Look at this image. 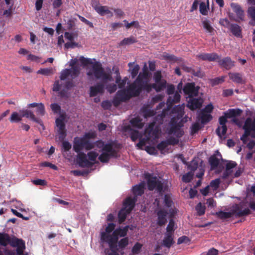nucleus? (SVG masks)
Wrapping results in <instances>:
<instances>
[{
    "label": "nucleus",
    "mask_w": 255,
    "mask_h": 255,
    "mask_svg": "<svg viewBox=\"0 0 255 255\" xmlns=\"http://www.w3.org/2000/svg\"><path fill=\"white\" fill-rule=\"evenodd\" d=\"M79 60L84 66L88 64H92L91 69L87 72V75L89 78L94 76L96 79H102L104 82H106L107 81H113L111 74L105 71L102 64L100 62L96 61L93 63L91 59L86 58L83 56H81Z\"/></svg>",
    "instance_id": "nucleus-1"
},
{
    "label": "nucleus",
    "mask_w": 255,
    "mask_h": 255,
    "mask_svg": "<svg viewBox=\"0 0 255 255\" xmlns=\"http://www.w3.org/2000/svg\"><path fill=\"white\" fill-rule=\"evenodd\" d=\"M148 72L144 71L140 72L137 78L132 82L135 92H136L137 97L139 96L142 91H145L149 93L152 89H154L156 92H160L159 86L157 87V84H148Z\"/></svg>",
    "instance_id": "nucleus-2"
},
{
    "label": "nucleus",
    "mask_w": 255,
    "mask_h": 255,
    "mask_svg": "<svg viewBox=\"0 0 255 255\" xmlns=\"http://www.w3.org/2000/svg\"><path fill=\"white\" fill-rule=\"evenodd\" d=\"M97 136L95 132H88L85 134L83 137H76L73 144V150L75 152L82 151L83 149L90 150L95 147L94 143L90 141V139H94Z\"/></svg>",
    "instance_id": "nucleus-3"
},
{
    "label": "nucleus",
    "mask_w": 255,
    "mask_h": 255,
    "mask_svg": "<svg viewBox=\"0 0 255 255\" xmlns=\"http://www.w3.org/2000/svg\"><path fill=\"white\" fill-rule=\"evenodd\" d=\"M137 94L132 83L129 84L126 89L119 90L113 100L114 106H119L122 102H125L132 97H136Z\"/></svg>",
    "instance_id": "nucleus-4"
},
{
    "label": "nucleus",
    "mask_w": 255,
    "mask_h": 255,
    "mask_svg": "<svg viewBox=\"0 0 255 255\" xmlns=\"http://www.w3.org/2000/svg\"><path fill=\"white\" fill-rule=\"evenodd\" d=\"M251 214V211L249 208L241 210V207L236 205L235 209L232 212H224L220 211L215 213L216 216L221 220H225L232 217L234 215L236 217L240 218L247 216Z\"/></svg>",
    "instance_id": "nucleus-5"
},
{
    "label": "nucleus",
    "mask_w": 255,
    "mask_h": 255,
    "mask_svg": "<svg viewBox=\"0 0 255 255\" xmlns=\"http://www.w3.org/2000/svg\"><path fill=\"white\" fill-rule=\"evenodd\" d=\"M183 126L182 120H177L176 117H173L169 123V128L167 129L169 134H174L177 138L181 137L184 134L181 128Z\"/></svg>",
    "instance_id": "nucleus-6"
},
{
    "label": "nucleus",
    "mask_w": 255,
    "mask_h": 255,
    "mask_svg": "<svg viewBox=\"0 0 255 255\" xmlns=\"http://www.w3.org/2000/svg\"><path fill=\"white\" fill-rule=\"evenodd\" d=\"M129 240L128 237L124 238L121 239L120 241H118V244H117V248L113 249H111V248L109 247V248H106L104 250L105 255H120L119 253L122 255L124 254V250L126 247L128 245Z\"/></svg>",
    "instance_id": "nucleus-7"
},
{
    "label": "nucleus",
    "mask_w": 255,
    "mask_h": 255,
    "mask_svg": "<svg viewBox=\"0 0 255 255\" xmlns=\"http://www.w3.org/2000/svg\"><path fill=\"white\" fill-rule=\"evenodd\" d=\"M128 228V226H126L123 229L120 228H117L112 233V236H109V237L111 238L110 247L111 250H113L117 248V244H118L119 236L125 237L127 236Z\"/></svg>",
    "instance_id": "nucleus-8"
},
{
    "label": "nucleus",
    "mask_w": 255,
    "mask_h": 255,
    "mask_svg": "<svg viewBox=\"0 0 255 255\" xmlns=\"http://www.w3.org/2000/svg\"><path fill=\"white\" fill-rule=\"evenodd\" d=\"M145 179L147 180L149 190L152 191L156 189L159 193L163 191V183L156 176L148 174L145 175Z\"/></svg>",
    "instance_id": "nucleus-9"
},
{
    "label": "nucleus",
    "mask_w": 255,
    "mask_h": 255,
    "mask_svg": "<svg viewBox=\"0 0 255 255\" xmlns=\"http://www.w3.org/2000/svg\"><path fill=\"white\" fill-rule=\"evenodd\" d=\"M22 239H18L15 236L10 237L6 233H0V245L3 246H6L9 244L12 247L15 248L18 245V243Z\"/></svg>",
    "instance_id": "nucleus-10"
},
{
    "label": "nucleus",
    "mask_w": 255,
    "mask_h": 255,
    "mask_svg": "<svg viewBox=\"0 0 255 255\" xmlns=\"http://www.w3.org/2000/svg\"><path fill=\"white\" fill-rule=\"evenodd\" d=\"M160 130L158 126H155V123L153 122L150 123L144 131V134L147 139H155L158 138Z\"/></svg>",
    "instance_id": "nucleus-11"
},
{
    "label": "nucleus",
    "mask_w": 255,
    "mask_h": 255,
    "mask_svg": "<svg viewBox=\"0 0 255 255\" xmlns=\"http://www.w3.org/2000/svg\"><path fill=\"white\" fill-rule=\"evenodd\" d=\"M65 118V116L62 115L55 120L56 126L57 127V131L59 134V139L61 141H63L67 135L65 124L64 123Z\"/></svg>",
    "instance_id": "nucleus-12"
},
{
    "label": "nucleus",
    "mask_w": 255,
    "mask_h": 255,
    "mask_svg": "<svg viewBox=\"0 0 255 255\" xmlns=\"http://www.w3.org/2000/svg\"><path fill=\"white\" fill-rule=\"evenodd\" d=\"M199 89L200 87L196 86L195 83H187L184 85L183 91L184 94L190 98L197 96Z\"/></svg>",
    "instance_id": "nucleus-13"
},
{
    "label": "nucleus",
    "mask_w": 255,
    "mask_h": 255,
    "mask_svg": "<svg viewBox=\"0 0 255 255\" xmlns=\"http://www.w3.org/2000/svg\"><path fill=\"white\" fill-rule=\"evenodd\" d=\"M76 152L77 153L76 162L80 167H90L93 165V163L87 159V156L85 153L81 151Z\"/></svg>",
    "instance_id": "nucleus-14"
},
{
    "label": "nucleus",
    "mask_w": 255,
    "mask_h": 255,
    "mask_svg": "<svg viewBox=\"0 0 255 255\" xmlns=\"http://www.w3.org/2000/svg\"><path fill=\"white\" fill-rule=\"evenodd\" d=\"M116 224L113 223H109L105 229V232H103L101 233V240L102 242H105L108 244L110 247V240L111 238L109 236H112L111 233L115 231Z\"/></svg>",
    "instance_id": "nucleus-15"
},
{
    "label": "nucleus",
    "mask_w": 255,
    "mask_h": 255,
    "mask_svg": "<svg viewBox=\"0 0 255 255\" xmlns=\"http://www.w3.org/2000/svg\"><path fill=\"white\" fill-rule=\"evenodd\" d=\"M227 118H228L227 115L224 114V116L220 117L219 119V122L221 125V127H218L216 132L217 134L221 138L226 134L227 131V127L226 125L227 122Z\"/></svg>",
    "instance_id": "nucleus-16"
},
{
    "label": "nucleus",
    "mask_w": 255,
    "mask_h": 255,
    "mask_svg": "<svg viewBox=\"0 0 255 255\" xmlns=\"http://www.w3.org/2000/svg\"><path fill=\"white\" fill-rule=\"evenodd\" d=\"M203 102L204 100L202 98H194V97H193L189 98L187 106L189 109L193 111L200 109L202 106Z\"/></svg>",
    "instance_id": "nucleus-17"
},
{
    "label": "nucleus",
    "mask_w": 255,
    "mask_h": 255,
    "mask_svg": "<svg viewBox=\"0 0 255 255\" xmlns=\"http://www.w3.org/2000/svg\"><path fill=\"white\" fill-rule=\"evenodd\" d=\"M217 61L218 65L221 68H225L227 70L231 69L235 66V61L232 60L230 57H226L222 59H221V57H220V59L217 60Z\"/></svg>",
    "instance_id": "nucleus-18"
},
{
    "label": "nucleus",
    "mask_w": 255,
    "mask_h": 255,
    "mask_svg": "<svg viewBox=\"0 0 255 255\" xmlns=\"http://www.w3.org/2000/svg\"><path fill=\"white\" fill-rule=\"evenodd\" d=\"M19 113L21 114V118L22 117H26L27 118H30L33 121L38 123L41 127V128L44 129V126L41 120L35 117L33 113L28 110H20Z\"/></svg>",
    "instance_id": "nucleus-19"
},
{
    "label": "nucleus",
    "mask_w": 255,
    "mask_h": 255,
    "mask_svg": "<svg viewBox=\"0 0 255 255\" xmlns=\"http://www.w3.org/2000/svg\"><path fill=\"white\" fill-rule=\"evenodd\" d=\"M137 200L136 196L127 197L123 201L122 208L127 210L128 213H130L134 208Z\"/></svg>",
    "instance_id": "nucleus-20"
},
{
    "label": "nucleus",
    "mask_w": 255,
    "mask_h": 255,
    "mask_svg": "<svg viewBox=\"0 0 255 255\" xmlns=\"http://www.w3.org/2000/svg\"><path fill=\"white\" fill-rule=\"evenodd\" d=\"M196 58L203 61L209 62L217 61L220 59V56L216 53H202L196 55Z\"/></svg>",
    "instance_id": "nucleus-21"
},
{
    "label": "nucleus",
    "mask_w": 255,
    "mask_h": 255,
    "mask_svg": "<svg viewBox=\"0 0 255 255\" xmlns=\"http://www.w3.org/2000/svg\"><path fill=\"white\" fill-rule=\"evenodd\" d=\"M103 83H99L94 86H91L90 88V96L93 97L97 96L98 94H103L104 92V83H106L103 81ZM109 81H107L108 82Z\"/></svg>",
    "instance_id": "nucleus-22"
},
{
    "label": "nucleus",
    "mask_w": 255,
    "mask_h": 255,
    "mask_svg": "<svg viewBox=\"0 0 255 255\" xmlns=\"http://www.w3.org/2000/svg\"><path fill=\"white\" fill-rule=\"evenodd\" d=\"M153 80L155 82L154 84H157V87L159 86L161 91L165 88L166 81L165 80L162 79L160 71H157L154 73Z\"/></svg>",
    "instance_id": "nucleus-23"
},
{
    "label": "nucleus",
    "mask_w": 255,
    "mask_h": 255,
    "mask_svg": "<svg viewBox=\"0 0 255 255\" xmlns=\"http://www.w3.org/2000/svg\"><path fill=\"white\" fill-rule=\"evenodd\" d=\"M168 214L167 211L164 209H160L156 212L157 216V224L159 226L162 227L167 223L166 217Z\"/></svg>",
    "instance_id": "nucleus-24"
},
{
    "label": "nucleus",
    "mask_w": 255,
    "mask_h": 255,
    "mask_svg": "<svg viewBox=\"0 0 255 255\" xmlns=\"http://www.w3.org/2000/svg\"><path fill=\"white\" fill-rule=\"evenodd\" d=\"M243 128L250 133H255V118L254 119L250 117L247 118Z\"/></svg>",
    "instance_id": "nucleus-25"
},
{
    "label": "nucleus",
    "mask_w": 255,
    "mask_h": 255,
    "mask_svg": "<svg viewBox=\"0 0 255 255\" xmlns=\"http://www.w3.org/2000/svg\"><path fill=\"white\" fill-rule=\"evenodd\" d=\"M92 6L94 9L101 15H104L106 14L111 13V11L108 9L107 6L100 5L99 3L95 1L92 3Z\"/></svg>",
    "instance_id": "nucleus-26"
},
{
    "label": "nucleus",
    "mask_w": 255,
    "mask_h": 255,
    "mask_svg": "<svg viewBox=\"0 0 255 255\" xmlns=\"http://www.w3.org/2000/svg\"><path fill=\"white\" fill-rule=\"evenodd\" d=\"M61 87V84L59 83V81L58 80L56 81L53 87V91L54 92H59L58 96L61 98H68L67 91L65 89H63L60 91V89Z\"/></svg>",
    "instance_id": "nucleus-27"
},
{
    "label": "nucleus",
    "mask_w": 255,
    "mask_h": 255,
    "mask_svg": "<svg viewBox=\"0 0 255 255\" xmlns=\"http://www.w3.org/2000/svg\"><path fill=\"white\" fill-rule=\"evenodd\" d=\"M145 184L141 183L138 185H136L132 187V192L133 194V197L136 196L137 199L138 196H141L144 192Z\"/></svg>",
    "instance_id": "nucleus-28"
},
{
    "label": "nucleus",
    "mask_w": 255,
    "mask_h": 255,
    "mask_svg": "<svg viewBox=\"0 0 255 255\" xmlns=\"http://www.w3.org/2000/svg\"><path fill=\"white\" fill-rule=\"evenodd\" d=\"M231 6L234 12L236 13L238 18L240 20H243L244 17V13L241 6L236 3H232L231 4Z\"/></svg>",
    "instance_id": "nucleus-29"
},
{
    "label": "nucleus",
    "mask_w": 255,
    "mask_h": 255,
    "mask_svg": "<svg viewBox=\"0 0 255 255\" xmlns=\"http://www.w3.org/2000/svg\"><path fill=\"white\" fill-rule=\"evenodd\" d=\"M184 105H179L173 108L172 112L174 114H176L177 120H182V118L184 115Z\"/></svg>",
    "instance_id": "nucleus-30"
},
{
    "label": "nucleus",
    "mask_w": 255,
    "mask_h": 255,
    "mask_svg": "<svg viewBox=\"0 0 255 255\" xmlns=\"http://www.w3.org/2000/svg\"><path fill=\"white\" fill-rule=\"evenodd\" d=\"M229 76L230 79L236 83L242 84L245 83L241 73L230 72L229 73Z\"/></svg>",
    "instance_id": "nucleus-31"
},
{
    "label": "nucleus",
    "mask_w": 255,
    "mask_h": 255,
    "mask_svg": "<svg viewBox=\"0 0 255 255\" xmlns=\"http://www.w3.org/2000/svg\"><path fill=\"white\" fill-rule=\"evenodd\" d=\"M181 96L178 92H176L174 95L170 96L167 101V105L168 107H171L173 104L179 102Z\"/></svg>",
    "instance_id": "nucleus-32"
},
{
    "label": "nucleus",
    "mask_w": 255,
    "mask_h": 255,
    "mask_svg": "<svg viewBox=\"0 0 255 255\" xmlns=\"http://www.w3.org/2000/svg\"><path fill=\"white\" fill-rule=\"evenodd\" d=\"M78 62V59L75 58L72 59L70 62V66L71 67L70 69L72 71V76L73 77H77L80 74V68L76 65Z\"/></svg>",
    "instance_id": "nucleus-33"
},
{
    "label": "nucleus",
    "mask_w": 255,
    "mask_h": 255,
    "mask_svg": "<svg viewBox=\"0 0 255 255\" xmlns=\"http://www.w3.org/2000/svg\"><path fill=\"white\" fill-rule=\"evenodd\" d=\"M243 111L240 109H229L227 112H225L224 114L227 115L229 119L236 118L237 117L241 116Z\"/></svg>",
    "instance_id": "nucleus-34"
},
{
    "label": "nucleus",
    "mask_w": 255,
    "mask_h": 255,
    "mask_svg": "<svg viewBox=\"0 0 255 255\" xmlns=\"http://www.w3.org/2000/svg\"><path fill=\"white\" fill-rule=\"evenodd\" d=\"M114 144L113 142L106 143L103 147L102 151L110 154L113 157H116L117 154V151L113 148Z\"/></svg>",
    "instance_id": "nucleus-35"
},
{
    "label": "nucleus",
    "mask_w": 255,
    "mask_h": 255,
    "mask_svg": "<svg viewBox=\"0 0 255 255\" xmlns=\"http://www.w3.org/2000/svg\"><path fill=\"white\" fill-rule=\"evenodd\" d=\"M174 243L173 238V233H166L165 237L163 240V245L168 248H170L172 245Z\"/></svg>",
    "instance_id": "nucleus-36"
},
{
    "label": "nucleus",
    "mask_w": 255,
    "mask_h": 255,
    "mask_svg": "<svg viewBox=\"0 0 255 255\" xmlns=\"http://www.w3.org/2000/svg\"><path fill=\"white\" fill-rule=\"evenodd\" d=\"M199 117L202 124H206L209 123L213 118L211 114L202 112H200Z\"/></svg>",
    "instance_id": "nucleus-37"
},
{
    "label": "nucleus",
    "mask_w": 255,
    "mask_h": 255,
    "mask_svg": "<svg viewBox=\"0 0 255 255\" xmlns=\"http://www.w3.org/2000/svg\"><path fill=\"white\" fill-rule=\"evenodd\" d=\"M128 211L123 208L119 211L118 215V222L119 224L123 223L126 219L128 215L130 213H128Z\"/></svg>",
    "instance_id": "nucleus-38"
},
{
    "label": "nucleus",
    "mask_w": 255,
    "mask_h": 255,
    "mask_svg": "<svg viewBox=\"0 0 255 255\" xmlns=\"http://www.w3.org/2000/svg\"><path fill=\"white\" fill-rule=\"evenodd\" d=\"M209 163L211 166V169H215L218 167L220 163V159L214 154L210 157Z\"/></svg>",
    "instance_id": "nucleus-39"
},
{
    "label": "nucleus",
    "mask_w": 255,
    "mask_h": 255,
    "mask_svg": "<svg viewBox=\"0 0 255 255\" xmlns=\"http://www.w3.org/2000/svg\"><path fill=\"white\" fill-rule=\"evenodd\" d=\"M230 30L235 36L240 37L242 36L241 27L237 24H232L230 27Z\"/></svg>",
    "instance_id": "nucleus-40"
},
{
    "label": "nucleus",
    "mask_w": 255,
    "mask_h": 255,
    "mask_svg": "<svg viewBox=\"0 0 255 255\" xmlns=\"http://www.w3.org/2000/svg\"><path fill=\"white\" fill-rule=\"evenodd\" d=\"M70 76L72 79H75L76 77H73L72 76V71L70 69H65L63 70L60 75V79L61 80H65L68 76Z\"/></svg>",
    "instance_id": "nucleus-41"
},
{
    "label": "nucleus",
    "mask_w": 255,
    "mask_h": 255,
    "mask_svg": "<svg viewBox=\"0 0 255 255\" xmlns=\"http://www.w3.org/2000/svg\"><path fill=\"white\" fill-rule=\"evenodd\" d=\"M131 125L138 128H142L144 126V124L142 122V120L138 117L132 119L130 121Z\"/></svg>",
    "instance_id": "nucleus-42"
},
{
    "label": "nucleus",
    "mask_w": 255,
    "mask_h": 255,
    "mask_svg": "<svg viewBox=\"0 0 255 255\" xmlns=\"http://www.w3.org/2000/svg\"><path fill=\"white\" fill-rule=\"evenodd\" d=\"M15 248H16V252L17 255H27V254H23L25 249V243L23 240L18 243V245Z\"/></svg>",
    "instance_id": "nucleus-43"
},
{
    "label": "nucleus",
    "mask_w": 255,
    "mask_h": 255,
    "mask_svg": "<svg viewBox=\"0 0 255 255\" xmlns=\"http://www.w3.org/2000/svg\"><path fill=\"white\" fill-rule=\"evenodd\" d=\"M136 42L137 40L136 38L134 36H131L129 37L125 38L124 39H123L119 43V45L123 46L126 45H129L134 43Z\"/></svg>",
    "instance_id": "nucleus-44"
},
{
    "label": "nucleus",
    "mask_w": 255,
    "mask_h": 255,
    "mask_svg": "<svg viewBox=\"0 0 255 255\" xmlns=\"http://www.w3.org/2000/svg\"><path fill=\"white\" fill-rule=\"evenodd\" d=\"M115 73L117 74L116 77V84H118L119 88L122 89L124 88L126 84V83L121 79V77L120 76V74L119 70H117Z\"/></svg>",
    "instance_id": "nucleus-45"
},
{
    "label": "nucleus",
    "mask_w": 255,
    "mask_h": 255,
    "mask_svg": "<svg viewBox=\"0 0 255 255\" xmlns=\"http://www.w3.org/2000/svg\"><path fill=\"white\" fill-rule=\"evenodd\" d=\"M111 157H114L110 154L103 152L99 156V160L103 163L108 162Z\"/></svg>",
    "instance_id": "nucleus-46"
},
{
    "label": "nucleus",
    "mask_w": 255,
    "mask_h": 255,
    "mask_svg": "<svg viewBox=\"0 0 255 255\" xmlns=\"http://www.w3.org/2000/svg\"><path fill=\"white\" fill-rule=\"evenodd\" d=\"M195 210L197 211V215L200 216L204 215L205 213L206 207L201 202H199L195 207Z\"/></svg>",
    "instance_id": "nucleus-47"
},
{
    "label": "nucleus",
    "mask_w": 255,
    "mask_h": 255,
    "mask_svg": "<svg viewBox=\"0 0 255 255\" xmlns=\"http://www.w3.org/2000/svg\"><path fill=\"white\" fill-rule=\"evenodd\" d=\"M22 120L21 115L16 112H13L9 118L11 123H18Z\"/></svg>",
    "instance_id": "nucleus-48"
},
{
    "label": "nucleus",
    "mask_w": 255,
    "mask_h": 255,
    "mask_svg": "<svg viewBox=\"0 0 255 255\" xmlns=\"http://www.w3.org/2000/svg\"><path fill=\"white\" fill-rule=\"evenodd\" d=\"M130 137L132 141H135L138 138L141 137V135L137 130H134L130 128Z\"/></svg>",
    "instance_id": "nucleus-49"
},
{
    "label": "nucleus",
    "mask_w": 255,
    "mask_h": 255,
    "mask_svg": "<svg viewBox=\"0 0 255 255\" xmlns=\"http://www.w3.org/2000/svg\"><path fill=\"white\" fill-rule=\"evenodd\" d=\"M209 9V5H206L205 2H201L199 5L200 12L203 15H206L208 13V9Z\"/></svg>",
    "instance_id": "nucleus-50"
},
{
    "label": "nucleus",
    "mask_w": 255,
    "mask_h": 255,
    "mask_svg": "<svg viewBox=\"0 0 255 255\" xmlns=\"http://www.w3.org/2000/svg\"><path fill=\"white\" fill-rule=\"evenodd\" d=\"M37 74L49 76L53 74V70L52 68H41L37 71Z\"/></svg>",
    "instance_id": "nucleus-51"
},
{
    "label": "nucleus",
    "mask_w": 255,
    "mask_h": 255,
    "mask_svg": "<svg viewBox=\"0 0 255 255\" xmlns=\"http://www.w3.org/2000/svg\"><path fill=\"white\" fill-rule=\"evenodd\" d=\"M251 136L252 137L255 138V133H250L248 131L245 130L244 134L241 137V140L244 144H246L248 141V137Z\"/></svg>",
    "instance_id": "nucleus-52"
},
{
    "label": "nucleus",
    "mask_w": 255,
    "mask_h": 255,
    "mask_svg": "<svg viewBox=\"0 0 255 255\" xmlns=\"http://www.w3.org/2000/svg\"><path fill=\"white\" fill-rule=\"evenodd\" d=\"M193 175L194 173L189 171L182 176V180L185 183H189L192 180Z\"/></svg>",
    "instance_id": "nucleus-53"
},
{
    "label": "nucleus",
    "mask_w": 255,
    "mask_h": 255,
    "mask_svg": "<svg viewBox=\"0 0 255 255\" xmlns=\"http://www.w3.org/2000/svg\"><path fill=\"white\" fill-rule=\"evenodd\" d=\"M198 163L196 160H193L191 161L189 165H188V168L190 170V172H194L198 168Z\"/></svg>",
    "instance_id": "nucleus-54"
},
{
    "label": "nucleus",
    "mask_w": 255,
    "mask_h": 255,
    "mask_svg": "<svg viewBox=\"0 0 255 255\" xmlns=\"http://www.w3.org/2000/svg\"><path fill=\"white\" fill-rule=\"evenodd\" d=\"M139 66L138 64H136L132 69H130L129 70L130 71V74L131 78L132 79L134 78L136 76L139 72Z\"/></svg>",
    "instance_id": "nucleus-55"
},
{
    "label": "nucleus",
    "mask_w": 255,
    "mask_h": 255,
    "mask_svg": "<svg viewBox=\"0 0 255 255\" xmlns=\"http://www.w3.org/2000/svg\"><path fill=\"white\" fill-rule=\"evenodd\" d=\"M168 146V145L167 143V141L166 140H163L161 141L159 143H158L157 146L156 148L161 152H162L164 151L167 147Z\"/></svg>",
    "instance_id": "nucleus-56"
},
{
    "label": "nucleus",
    "mask_w": 255,
    "mask_h": 255,
    "mask_svg": "<svg viewBox=\"0 0 255 255\" xmlns=\"http://www.w3.org/2000/svg\"><path fill=\"white\" fill-rule=\"evenodd\" d=\"M175 223L173 219H170L169 220V223L166 227V233H173V232L174 231V227Z\"/></svg>",
    "instance_id": "nucleus-57"
},
{
    "label": "nucleus",
    "mask_w": 255,
    "mask_h": 255,
    "mask_svg": "<svg viewBox=\"0 0 255 255\" xmlns=\"http://www.w3.org/2000/svg\"><path fill=\"white\" fill-rule=\"evenodd\" d=\"M142 245L139 243H136L132 248L131 252L133 254H138Z\"/></svg>",
    "instance_id": "nucleus-58"
},
{
    "label": "nucleus",
    "mask_w": 255,
    "mask_h": 255,
    "mask_svg": "<svg viewBox=\"0 0 255 255\" xmlns=\"http://www.w3.org/2000/svg\"><path fill=\"white\" fill-rule=\"evenodd\" d=\"M203 25L205 29L209 32H212L214 29L212 26L211 25L210 22L208 20H205L203 21Z\"/></svg>",
    "instance_id": "nucleus-59"
},
{
    "label": "nucleus",
    "mask_w": 255,
    "mask_h": 255,
    "mask_svg": "<svg viewBox=\"0 0 255 255\" xmlns=\"http://www.w3.org/2000/svg\"><path fill=\"white\" fill-rule=\"evenodd\" d=\"M164 203L165 205L168 208L171 207L172 206L173 202L170 197L168 194L164 195Z\"/></svg>",
    "instance_id": "nucleus-60"
},
{
    "label": "nucleus",
    "mask_w": 255,
    "mask_h": 255,
    "mask_svg": "<svg viewBox=\"0 0 255 255\" xmlns=\"http://www.w3.org/2000/svg\"><path fill=\"white\" fill-rule=\"evenodd\" d=\"M87 156L88 157L89 161H95L98 156V154L95 151H92L89 152Z\"/></svg>",
    "instance_id": "nucleus-61"
},
{
    "label": "nucleus",
    "mask_w": 255,
    "mask_h": 255,
    "mask_svg": "<svg viewBox=\"0 0 255 255\" xmlns=\"http://www.w3.org/2000/svg\"><path fill=\"white\" fill-rule=\"evenodd\" d=\"M106 89L110 93H113L117 90V86L116 84H109L107 85Z\"/></svg>",
    "instance_id": "nucleus-62"
},
{
    "label": "nucleus",
    "mask_w": 255,
    "mask_h": 255,
    "mask_svg": "<svg viewBox=\"0 0 255 255\" xmlns=\"http://www.w3.org/2000/svg\"><path fill=\"white\" fill-rule=\"evenodd\" d=\"M220 184V180L219 178H217L215 180H212L210 183V186L214 189H217L219 188Z\"/></svg>",
    "instance_id": "nucleus-63"
},
{
    "label": "nucleus",
    "mask_w": 255,
    "mask_h": 255,
    "mask_svg": "<svg viewBox=\"0 0 255 255\" xmlns=\"http://www.w3.org/2000/svg\"><path fill=\"white\" fill-rule=\"evenodd\" d=\"M166 141H167V143L168 145H175L177 144L179 142V140L178 138H176L172 137V136L168 138L166 140Z\"/></svg>",
    "instance_id": "nucleus-64"
}]
</instances>
